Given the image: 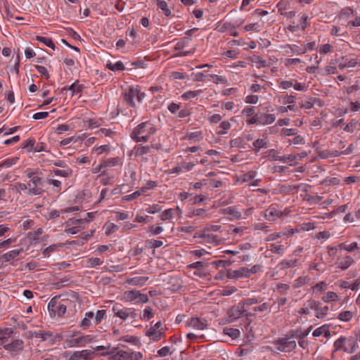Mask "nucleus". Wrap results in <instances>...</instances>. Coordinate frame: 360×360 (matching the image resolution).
<instances>
[{
	"mask_svg": "<svg viewBox=\"0 0 360 360\" xmlns=\"http://www.w3.org/2000/svg\"><path fill=\"white\" fill-rule=\"evenodd\" d=\"M100 172H101V176L107 174V170L105 169L102 160L101 161V163L99 165L94 167L91 169V172L93 174H97Z\"/></svg>",
	"mask_w": 360,
	"mask_h": 360,
	"instance_id": "nucleus-61",
	"label": "nucleus"
},
{
	"mask_svg": "<svg viewBox=\"0 0 360 360\" xmlns=\"http://www.w3.org/2000/svg\"><path fill=\"white\" fill-rule=\"evenodd\" d=\"M158 131L157 127L154 123L148 120L143 122L137 125L130 134L131 139L136 142H147L150 136L155 134Z\"/></svg>",
	"mask_w": 360,
	"mask_h": 360,
	"instance_id": "nucleus-1",
	"label": "nucleus"
},
{
	"mask_svg": "<svg viewBox=\"0 0 360 360\" xmlns=\"http://www.w3.org/2000/svg\"><path fill=\"white\" fill-rule=\"evenodd\" d=\"M150 146L136 145L134 146L133 152L136 156H141L148 154L150 151Z\"/></svg>",
	"mask_w": 360,
	"mask_h": 360,
	"instance_id": "nucleus-31",
	"label": "nucleus"
},
{
	"mask_svg": "<svg viewBox=\"0 0 360 360\" xmlns=\"http://www.w3.org/2000/svg\"><path fill=\"white\" fill-rule=\"evenodd\" d=\"M223 213L229 215L231 220H238L243 218L242 213L238 210L236 206H230L224 208Z\"/></svg>",
	"mask_w": 360,
	"mask_h": 360,
	"instance_id": "nucleus-19",
	"label": "nucleus"
},
{
	"mask_svg": "<svg viewBox=\"0 0 360 360\" xmlns=\"http://www.w3.org/2000/svg\"><path fill=\"white\" fill-rule=\"evenodd\" d=\"M123 300L134 304H143L148 301L146 294L141 293L139 290H128L123 293Z\"/></svg>",
	"mask_w": 360,
	"mask_h": 360,
	"instance_id": "nucleus-6",
	"label": "nucleus"
},
{
	"mask_svg": "<svg viewBox=\"0 0 360 360\" xmlns=\"http://www.w3.org/2000/svg\"><path fill=\"white\" fill-rule=\"evenodd\" d=\"M205 266V262L202 261L193 262L188 266L190 269H196L194 272V274L196 276H205L206 273L203 269Z\"/></svg>",
	"mask_w": 360,
	"mask_h": 360,
	"instance_id": "nucleus-25",
	"label": "nucleus"
},
{
	"mask_svg": "<svg viewBox=\"0 0 360 360\" xmlns=\"http://www.w3.org/2000/svg\"><path fill=\"white\" fill-rule=\"evenodd\" d=\"M248 267H241L237 270L229 269L227 271V277L231 279L248 278Z\"/></svg>",
	"mask_w": 360,
	"mask_h": 360,
	"instance_id": "nucleus-16",
	"label": "nucleus"
},
{
	"mask_svg": "<svg viewBox=\"0 0 360 360\" xmlns=\"http://www.w3.org/2000/svg\"><path fill=\"white\" fill-rule=\"evenodd\" d=\"M27 176L30 179L27 183L29 191L27 194L30 195H39L42 194L44 189L41 186L42 184V178L35 174L34 172L26 171Z\"/></svg>",
	"mask_w": 360,
	"mask_h": 360,
	"instance_id": "nucleus-5",
	"label": "nucleus"
},
{
	"mask_svg": "<svg viewBox=\"0 0 360 360\" xmlns=\"http://www.w3.org/2000/svg\"><path fill=\"white\" fill-rule=\"evenodd\" d=\"M164 231V227L161 223L155 225H151L148 227V231L150 233V236H158L162 233Z\"/></svg>",
	"mask_w": 360,
	"mask_h": 360,
	"instance_id": "nucleus-34",
	"label": "nucleus"
},
{
	"mask_svg": "<svg viewBox=\"0 0 360 360\" xmlns=\"http://www.w3.org/2000/svg\"><path fill=\"white\" fill-rule=\"evenodd\" d=\"M34 144V139L30 138L22 143L21 147L22 148L25 149L28 153H30L33 151Z\"/></svg>",
	"mask_w": 360,
	"mask_h": 360,
	"instance_id": "nucleus-40",
	"label": "nucleus"
},
{
	"mask_svg": "<svg viewBox=\"0 0 360 360\" xmlns=\"http://www.w3.org/2000/svg\"><path fill=\"white\" fill-rule=\"evenodd\" d=\"M88 222L89 221L86 219H77V218H70L65 222L66 226H77V225L83 223V222Z\"/></svg>",
	"mask_w": 360,
	"mask_h": 360,
	"instance_id": "nucleus-58",
	"label": "nucleus"
},
{
	"mask_svg": "<svg viewBox=\"0 0 360 360\" xmlns=\"http://www.w3.org/2000/svg\"><path fill=\"white\" fill-rule=\"evenodd\" d=\"M327 285L328 284L325 281L319 282L312 287L313 292L315 293H319L324 291L326 290Z\"/></svg>",
	"mask_w": 360,
	"mask_h": 360,
	"instance_id": "nucleus-56",
	"label": "nucleus"
},
{
	"mask_svg": "<svg viewBox=\"0 0 360 360\" xmlns=\"http://www.w3.org/2000/svg\"><path fill=\"white\" fill-rule=\"evenodd\" d=\"M22 252H23L22 248L12 250H10V251L6 252L5 254H4L2 258L6 262H9L11 259H13L15 257H17Z\"/></svg>",
	"mask_w": 360,
	"mask_h": 360,
	"instance_id": "nucleus-33",
	"label": "nucleus"
},
{
	"mask_svg": "<svg viewBox=\"0 0 360 360\" xmlns=\"http://www.w3.org/2000/svg\"><path fill=\"white\" fill-rule=\"evenodd\" d=\"M107 68L112 71L124 70V65L122 61H117L115 63L107 64Z\"/></svg>",
	"mask_w": 360,
	"mask_h": 360,
	"instance_id": "nucleus-53",
	"label": "nucleus"
},
{
	"mask_svg": "<svg viewBox=\"0 0 360 360\" xmlns=\"http://www.w3.org/2000/svg\"><path fill=\"white\" fill-rule=\"evenodd\" d=\"M210 77V80L217 84H225L228 82V79L224 76L212 75Z\"/></svg>",
	"mask_w": 360,
	"mask_h": 360,
	"instance_id": "nucleus-54",
	"label": "nucleus"
},
{
	"mask_svg": "<svg viewBox=\"0 0 360 360\" xmlns=\"http://www.w3.org/2000/svg\"><path fill=\"white\" fill-rule=\"evenodd\" d=\"M250 61L256 66L257 68L269 66V63L258 55H253L250 57Z\"/></svg>",
	"mask_w": 360,
	"mask_h": 360,
	"instance_id": "nucleus-27",
	"label": "nucleus"
},
{
	"mask_svg": "<svg viewBox=\"0 0 360 360\" xmlns=\"http://www.w3.org/2000/svg\"><path fill=\"white\" fill-rule=\"evenodd\" d=\"M224 333L233 339H236L240 336L239 330L236 328H226L224 329Z\"/></svg>",
	"mask_w": 360,
	"mask_h": 360,
	"instance_id": "nucleus-49",
	"label": "nucleus"
},
{
	"mask_svg": "<svg viewBox=\"0 0 360 360\" xmlns=\"http://www.w3.org/2000/svg\"><path fill=\"white\" fill-rule=\"evenodd\" d=\"M175 217H176L175 216L174 212L172 210L171 208L165 210L160 215V219L162 221H168L170 222H172Z\"/></svg>",
	"mask_w": 360,
	"mask_h": 360,
	"instance_id": "nucleus-37",
	"label": "nucleus"
},
{
	"mask_svg": "<svg viewBox=\"0 0 360 360\" xmlns=\"http://www.w3.org/2000/svg\"><path fill=\"white\" fill-rule=\"evenodd\" d=\"M316 101V98H313L311 97H306L303 101H301V103H300V108L304 109H310L314 106Z\"/></svg>",
	"mask_w": 360,
	"mask_h": 360,
	"instance_id": "nucleus-39",
	"label": "nucleus"
},
{
	"mask_svg": "<svg viewBox=\"0 0 360 360\" xmlns=\"http://www.w3.org/2000/svg\"><path fill=\"white\" fill-rule=\"evenodd\" d=\"M340 247L341 249H343L348 252H353L355 250H359V245L356 242H353L349 245H347L346 243H341L340 244Z\"/></svg>",
	"mask_w": 360,
	"mask_h": 360,
	"instance_id": "nucleus-48",
	"label": "nucleus"
},
{
	"mask_svg": "<svg viewBox=\"0 0 360 360\" xmlns=\"http://www.w3.org/2000/svg\"><path fill=\"white\" fill-rule=\"evenodd\" d=\"M252 303L253 302L251 301V300H247L245 303H239L238 308L243 311L242 315H251V312H247L248 309H246V307L249 305H251Z\"/></svg>",
	"mask_w": 360,
	"mask_h": 360,
	"instance_id": "nucleus-59",
	"label": "nucleus"
},
{
	"mask_svg": "<svg viewBox=\"0 0 360 360\" xmlns=\"http://www.w3.org/2000/svg\"><path fill=\"white\" fill-rule=\"evenodd\" d=\"M278 11L281 13V15L286 17L287 18H290L292 16V11H291L290 4L285 0H281L278 4Z\"/></svg>",
	"mask_w": 360,
	"mask_h": 360,
	"instance_id": "nucleus-18",
	"label": "nucleus"
},
{
	"mask_svg": "<svg viewBox=\"0 0 360 360\" xmlns=\"http://www.w3.org/2000/svg\"><path fill=\"white\" fill-rule=\"evenodd\" d=\"M354 263V260L353 258L351 256L347 255L338 259V266L342 270H346Z\"/></svg>",
	"mask_w": 360,
	"mask_h": 360,
	"instance_id": "nucleus-24",
	"label": "nucleus"
},
{
	"mask_svg": "<svg viewBox=\"0 0 360 360\" xmlns=\"http://www.w3.org/2000/svg\"><path fill=\"white\" fill-rule=\"evenodd\" d=\"M184 139L192 142L200 141L203 139L202 132L201 131H195L187 133Z\"/></svg>",
	"mask_w": 360,
	"mask_h": 360,
	"instance_id": "nucleus-30",
	"label": "nucleus"
},
{
	"mask_svg": "<svg viewBox=\"0 0 360 360\" xmlns=\"http://www.w3.org/2000/svg\"><path fill=\"white\" fill-rule=\"evenodd\" d=\"M158 8L162 10L164 14L168 17L171 15V11L168 8V5L165 1L163 0H158L157 1Z\"/></svg>",
	"mask_w": 360,
	"mask_h": 360,
	"instance_id": "nucleus-44",
	"label": "nucleus"
},
{
	"mask_svg": "<svg viewBox=\"0 0 360 360\" xmlns=\"http://www.w3.org/2000/svg\"><path fill=\"white\" fill-rule=\"evenodd\" d=\"M146 334L153 341H158L164 334L161 321H158L154 326L148 328Z\"/></svg>",
	"mask_w": 360,
	"mask_h": 360,
	"instance_id": "nucleus-9",
	"label": "nucleus"
},
{
	"mask_svg": "<svg viewBox=\"0 0 360 360\" xmlns=\"http://www.w3.org/2000/svg\"><path fill=\"white\" fill-rule=\"evenodd\" d=\"M314 229V225L311 222H306L302 223L301 224H298L294 228V233H300L302 231H307Z\"/></svg>",
	"mask_w": 360,
	"mask_h": 360,
	"instance_id": "nucleus-36",
	"label": "nucleus"
},
{
	"mask_svg": "<svg viewBox=\"0 0 360 360\" xmlns=\"http://www.w3.org/2000/svg\"><path fill=\"white\" fill-rule=\"evenodd\" d=\"M51 173L56 176L69 178L72 174V169L70 167L64 168V169H53Z\"/></svg>",
	"mask_w": 360,
	"mask_h": 360,
	"instance_id": "nucleus-35",
	"label": "nucleus"
},
{
	"mask_svg": "<svg viewBox=\"0 0 360 360\" xmlns=\"http://www.w3.org/2000/svg\"><path fill=\"white\" fill-rule=\"evenodd\" d=\"M357 65V61L354 58H342L341 62L340 63L338 67L340 70H343L348 68H354Z\"/></svg>",
	"mask_w": 360,
	"mask_h": 360,
	"instance_id": "nucleus-28",
	"label": "nucleus"
},
{
	"mask_svg": "<svg viewBox=\"0 0 360 360\" xmlns=\"http://www.w3.org/2000/svg\"><path fill=\"white\" fill-rule=\"evenodd\" d=\"M311 328L312 326H310L304 332H300L299 330H297L295 333H294V337H299L298 344L303 349H305L308 345V342L304 340V338L308 335Z\"/></svg>",
	"mask_w": 360,
	"mask_h": 360,
	"instance_id": "nucleus-23",
	"label": "nucleus"
},
{
	"mask_svg": "<svg viewBox=\"0 0 360 360\" xmlns=\"http://www.w3.org/2000/svg\"><path fill=\"white\" fill-rule=\"evenodd\" d=\"M268 142L266 139H259L253 142V146L257 149L267 147Z\"/></svg>",
	"mask_w": 360,
	"mask_h": 360,
	"instance_id": "nucleus-63",
	"label": "nucleus"
},
{
	"mask_svg": "<svg viewBox=\"0 0 360 360\" xmlns=\"http://www.w3.org/2000/svg\"><path fill=\"white\" fill-rule=\"evenodd\" d=\"M314 338H327L330 336V327L327 324H324L319 328H316L312 333ZM323 341V339L320 340Z\"/></svg>",
	"mask_w": 360,
	"mask_h": 360,
	"instance_id": "nucleus-17",
	"label": "nucleus"
},
{
	"mask_svg": "<svg viewBox=\"0 0 360 360\" xmlns=\"http://www.w3.org/2000/svg\"><path fill=\"white\" fill-rule=\"evenodd\" d=\"M291 337L283 338L277 340L274 344L279 351L290 352L292 350V340H291Z\"/></svg>",
	"mask_w": 360,
	"mask_h": 360,
	"instance_id": "nucleus-10",
	"label": "nucleus"
},
{
	"mask_svg": "<svg viewBox=\"0 0 360 360\" xmlns=\"http://www.w3.org/2000/svg\"><path fill=\"white\" fill-rule=\"evenodd\" d=\"M187 217L189 218L199 217L201 219H206L210 218V214L202 208H190L188 210Z\"/></svg>",
	"mask_w": 360,
	"mask_h": 360,
	"instance_id": "nucleus-20",
	"label": "nucleus"
},
{
	"mask_svg": "<svg viewBox=\"0 0 360 360\" xmlns=\"http://www.w3.org/2000/svg\"><path fill=\"white\" fill-rule=\"evenodd\" d=\"M202 93V90H195V91H188L184 92L181 95V98L184 100H191L192 98H194L197 96H198Z\"/></svg>",
	"mask_w": 360,
	"mask_h": 360,
	"instance_id": "nucleus-42",
	"label": "nucleus"
},
{
	"mask_svg": "<svg viewBox=\"0 0 360 360\" xmlns=\"http://www.w3.org/2000/svg\"><path fill=\"white\" fill-rule=\"evenodd\" d=\"M243 29L245 32L252 30L255 32H259L262 30V27L259 23L256 22L247 25L243 27Z\"/></svg>",
	"mask_w": 360,
	"mask_h": 360,
	"instance_id": "nucleus-62",
	"label": "nucleus"
},
{
	"mask_svg": "<svg viewBox=\"0 0 360 360\" xmlns=\"http://www.w3.org/2000/svg\"><path fill=\"white\" fill-rule=\"evenodd\" d=\"M32 335L37 338H41L44 341H46L52 337V334L50 332H45L43 330L35 331Z\"/></svg>",
	"mask_w": 360,
	"mask_h": 360,
	"instance_id": "nucleus-55",
	"label": "nucleus"
},
{
	"mask_svg": "<svg viewBox=\"0 0 360 360\" xmlns=\"http://www.w3.org/2000/svg\"><path fill=\"white\" fill-rule=\"evenodd\" d=\"M200 238L203 240L204 243L214 245H219L223 242V239L219 238L217 235L211 233L210 232H205V229L203 230Z\"/></svg>",
	"mask_w": 360,
	"mask_h": 360,
	"instance_id": "nucleus-13",
	"label": "nucleus"
},
{
	"mask_svg": "<svg viewBox=\"0 0 360 360\" xmlns=\"http://www.w3.org/2000/svg\"><path fill=\"white\" fill-rule=\"evenodd\" d=\"M84 88L82 84H79L77 81L72 83L68 88L63 87V91L69 90L72 93V96L80 94Z\"/></svg>",
	"mask_w": 360,
	"mask_h": 360,
	"instance_id": "nucleus-32",
	"label": "nucleus"
},
{
	"mask_svg": "<svg viewBox=\"0 0 360 360\" xmlns=\"http://www.w3.org/2000/svg\"><path fill=\"white\" fill-rule=\"evenodd\" d=\"M356 340L353 338H345V346L344 352L349 354L353 353L356 351Z\"/></svg>",
	"mask_w": 360,
	"mask_h": 360,
	"instance_id": "nucleus-29",
	"label": "nucleus"
},
{
	"mask_svg": "<svg viewBox=\"0 0 360 360\" xmlns=\"http://www.w3.org/2000/svg\"><path fill=\"white\" fill-rule=\"evenodd\" d=\"M36 40L52 49L53 50L56 49V46L51 38L42 36H37Z\"/></svg>",
	"mask_w": 360,
	"mask_h": 360,
	"instance_id": "nucleus-38",
	"label": "nucleus"
},
{
	"mask_svg": "<svg viewBox=\"0 0 360 360\" xmlns=\"http://www.w3.org/2000/svg\"><path fill=\"white\" fill-rule=\"evenodd\" d=\"M93 340L91 335H82L77 336L74 338H67L65 340L64 345L65 347H84L86 344L91 342Z\"/></svg>",
	"mask_w": 360,
	"mask_h": 360,
	"instance_id": "nucleus-7",
	"label": "nucleus"
},
{
	"mask_svg": "<svg viewBox=\"0 0 360 360\" xmlns=\"http://www.w3.org/2000/svg\"><path fill=\"white\" fill-rule=\"evenodd\" d=\"M62 243L53 244L46 248L43 251V255L44 257H49L50 255L58 250V248L63 247Z\"/></svg>",
	"mask_w": 360,
	"mask_h": 360,
	"instance_id": "nucleus-45",
	"label": "nucleus"
},
{
	"mask_svg": "<svg viewBox=\"0 0 360 360\" xmlns=\"http://www.w3.org/2000/svg\"><path fill=\"white\" fill-rule=\"evenodd\" d=\"M71 304L68 299H60V297H53L48 304V309L50 315H63L67 308Z\"/></svg>",
	"mask_w": 360,
	"mask_h": 360,
	"instance_id": "nucleus-3",
	"label": "nucleus"
},
{
	"mask_svg": "<svg viewBox=\"0 0 360 360\" xmlns=\"http://www.w3.org/2000/svg\"><path fill=\"white\" fill-rule=\"evenodd\" d=\"M79 335H80V332L79 331L68 330V331H65V332L61 334V338H62L63 340H65L67 338H76V337H77Z\"/></svg>",
	"mask_w": 360,
	"mask_h": 360,
	"instance_id": "nucleus-60",
	"label": "nucleus"
},
{
	"mask_svg": "<svg viewBox=\"0 0 360 360\" xmlns=\"http://www.w3.org/2000/svg\"><path fill=\"white\" fill-rule=\"evenodd\" d=\"M24 342L22 340L12 338L5 346L4 349L10 352H18L23 349Z\"/></svg>",
	"mask_w": 360,
	"mask_h": 360,
	"instance_id": "nucleus-12",
	"label": "nucleus"
},
{
	"mask_svg": "<svg viewBox=\"0 0 360 360\" xmlns=\"http://www.w3.org/2000/svg\"><path fill=\"white\" fill-rule=\"evenodd\" d=\"M18 160L19 158L18 157L7 158L0 163V167L9 168L13 165H15L18 162Z\"/></svg>",
	"mask_w": 360,
	"mask_h": 360,
	"instance_id": "nucleus-41",
	"label": "nucleus"
},
{
	"mask_svg": "<svg viewBox=\"0 0 360 360\" xmlns=\"http://www.w3.org/2000/svg\"><path fill=\"white\" fill-rule=\"evenodd\" d=\"M323 300L326 302H334V301H336L338 300V295H337L336 292H332V291H330V292H328L323 297Z\"/></svg>",
	"mask_w": 360,
	"mask_h": 360,
	"instance_id": "nucleus-57",
	"label": "nucleus"
},
{
	"mask_svg": "<svg viewBox=\"0 0 360 360\" xmlns=\"http://www.w3.org/2000/svg\"><path fill=\"white\" fill-rule=\"evenodd\" d=\"M207 325V321L203 316H192L186 323V326L191 327L195 330H204Z\"/></svg>",
	"mask_w": 360,
	"mask_h": 360,
	"instance_id": "nucleus-8",
	"label": "nucleus"
},
{
	"mask_svg": "<svg viewBox=\"0 0 360 360\" xmlns=\"http://www.w3.org/2000/svg\"><path fill=\"white\" fill-rule=\"evenodd\" d=\"M191 38L190 37H184L181 39L174 46V50L181 51L183 50L186 46L188 45L189 41Z\"/></svg>",
	"mask_w": 360,
	"mask_h": 360,
	"instance_id": "nucleus-43",
	"label": "nucleus"
},
{
	"mask_svg": "<svg viewBox=\"0 0 360 360\" xmlns=\"http://www.w3.org/2000/svg\"><path fill=\"white\" fill-rule=\"evenodd\" d=\"M94 354V351L90 349H84L82 351H76L70 353L69 359L70 360H83L87 359H91V356Z\"/></svg>",
	"mask_w": 360,
	"mask_h": 360,
	"instance_id": "nucleus-14",
	"label": "nucleus"
},
{
	"mask_svg": "<svg viewBox=\"0 0 360 360\" xmlns=\"http://www.w3.org/2000/svg\"><path fill=\"white\" fill-rule=\"evenodd\" d=\"M148 279V276H136L128 278L127 283L129 285L141 287L146 284Z\"/></svg>",
	"mask_w": 360,
	"mask_h": 360,
	"instance_id": "nucleus-26",
	"label": "nucleus"
},
{
	"mask_svg": "<svg viewBox=\"0 0 360 360\" xmlns=\"http://www.w3.org/2000/svg\"><path fill=\"white\" fill-rule=\"evenodd\" d=\"M110 150V146L107 144L102 145L100 146H95L92 148V153L96 154V155H100L104 152H108Z\"/></svg>",
	"mask_w": 360,
	"mask_h": 360,
	"instance_id": "nucleus-50",
	"label": "nucleus"
},
{
	"mask_svg": "<svg viewBox=\"0 0 360 360\" xmlns=\"http://www.w3.org/2000/svg\"><path fill=\"white\" fill-rule=\"evenodd\" d=\"M142 358L143 354L139 352H129L127 360H141Z\"/></svg>",
	"mask_w": 360,
	"mask_h": 360,
	"instance_id": "nucleus-64",
	"label": "nucleus"
},
{
	"mask_svg": "<svg viewBox=\"0 0 360 360\" xmlns=\"http://www.w3.org/2000/svg\"><path fill=\"white\" fill-rule=\"evenodd\" d=\"M334 350L333 352H337L339 350H345V338L341 337L338 338L335 342H334Z\"/></svg>",
	"mask_w": 360,
	"mask_h": 360,
	"instance_id": "nucleus-52",
	"label": "nucleus"
},
{
	"mask_svg": "<svg viewBox=\"0 0 360 360\" xmlns=\"http://www.w3.org/2000/svg\"><path fill=\"white\" fill-rule=\"evenodd\" d=\"M101 160L103 163L104 168L105 170H107L108 168H112L119 165H122V160L120 157L105 158H103Z\"/></svg>",
	"mask_w": 360,
	"mask_h": 360,
	"instance_id": "nucleus-22",
	"label": "nucleus"
},
{
	"mask_svg": "<svg viewBox=\"0 0 360 360\" xmlns=\"http://www.w3.org/2000/svg\"><path fill=\"white\" fill-rule=\"evenodd\" d=\"M103 262L98 257H91L86 260V266L89 268H93L96 266L101 265Z\"/></svg>",
	"mask_w": 360,
	"mask_h": 360,
	"instance_id": "nucleus-51",
	"label": "nucleus"
},
{
	"mask_svg": "<svg viewBox=\"0 0 360 360\" xmlns=\"http://www.w3.org/2000/svg\"><path fill=\"white\" fill-rule=\"evenodd\" d=\"M13 330L11 328H0V346H5L12 338Z\"/></svg>",
	"mask_w": 360,
	"mask_h": 360,
	"instance_id": "nucleus-15",
	"label": "nucleus"
},
{
	"mask_svg": "<svg viewBox=\"0 0 360 360\" xmlns=\"http://www.w3.org/2000/svg\"><path fill=\"white\" fill-rule=\"evenodd\" d=\"M259 125H269L272 124L276 120V115L274 114L267 112H259Z\"/></svg>",
	"mask_w": 360,
	"mask_h": 360,
	"instance_id": "nucleus-21",
	"label": "nucleus"
},
{
	"mask_svg": "<svg viewBox=\"0 0 360 360\" xmlns=\"http://www.w3.org/2000/svg\"><path fill=\"white\" fill-rule=\"evenodd\" d=\"M128 353V351L119 350L118 347H112L103 353V355H111L112 360H127Z\"/></svg>",
	"mask_w": 360,
	"mask_h": 360,
	"instance_id": "nucleus-11",
	"label": "nucleus"
},
{
	"mask_svg": "<svg viewBox=\"0 0 360 360\" xmlns=\"http://www.w3.org/2000/svg\"><path fill=\"white\" fill-rule=\"evenodd\" d=\"M290 212V208L281 210L278 204L273 203L262 212V215L266 220L275 221L285 216H288Z\"/></svg>",
	"mask_w": 360,
	"mask_h": 360,
	"instance_id": "nucleus-4",
	"label": "nucleus"
},
{
	"mask_svg": "<svg viewBox=\"0 0 360 360\" xmlns=\"http://www.w3.org/2000/svg\"><path fill=\"white\" fill-rule=\"evenodd\" d=\"M158 186V182L155 181H148L146 184L143 186L139 190L140 192L143 194L148 191L152 190Z\"/></svg>",
	"mask_w": 360,
	"mask_h": 360,
	"instance_id": "nucleus-47",
	"label": "nucleus"
},
{
	"mask_svg": "<svg viewBox=\"0 0 360 360\" xmlns=\"http://www.w3.org/2000/svg\"><path fill=\"white\" fill-rule=\"evenodd\" d=\"M231 124L229 121H223L219 126V129L217 134L219 135H224L231 128Z\"/></svg>",
	"mask_w": 360,
	"mask_h": 360,
	"instance_id": "nucleus-46",
	"label": "nucleus"
},
{
	"mask_svg": "<svg viewBox=\"0 0 360 360\" xmlns=\"http://www.w3.org/2000/svg\"><path fill=\"white\" fill-rule=\"evenodd\" d=\"M124 102L131 108H136V103L135 99L139 104L142 103L145 99L146 94L141 91V88L139 85H134L129 86L122 94Z\"/></svg>",
	"mask_w": 360,
	"mask_h": 360,
	"instance_id": "nucleus-2",
	"label": "nucleus"
}]
</instances>
